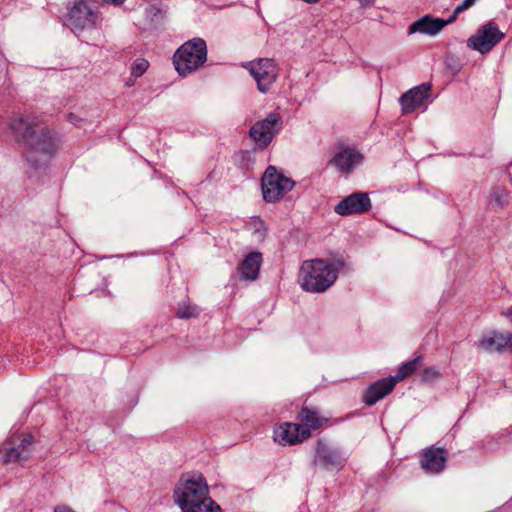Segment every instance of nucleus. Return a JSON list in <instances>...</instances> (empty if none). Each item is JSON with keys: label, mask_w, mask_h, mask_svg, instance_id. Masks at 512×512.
I'll return each instance as SVG.
<instances>
[{"label": "nucleus", "mask_w": 512, "mask_h": 512, "mask_svg": "<svg viewBox=\"0 0 512 512\" xmlns=\"http://www.w3.org/2000/svg\"><path fill=\"white\" fill-rule=\"evenodd\" d=\"M504 317L508 318L512 321V306L507 308L506 310L502 311L501 313Z\"/></svg>", "instance_id": "7c9ffc66"}, {"label": "nucleus", "mask_w": 512, "mask_h": 512, "mask_svg": "<svg viewBox=\"0 0 512 512\" xmlns=\"http://www.w3.org/2000/svg\"><path fill=\"white\" fill-rule=\"evenodd\" d=\"M475 347L486 353L512 352V333L490 330L479 337Z\"/></svg>", "instance_id": "9d476101"}, {"label": "nucleus", "mask_w": 512, "mask_h": 512, "mask_svg": "<svg viewBox=\"0 0 512 512\" xmlns=\"http://www.w3.org/2000/svg\"><path fill=\"white\" fill-rule=\"evenodd\" d=\"M311 432L298 423H283L274 429V441L283 446H292L310 438Z\"/></svg>", "instance_id": "f8f14e48"}, {"label": "nucleus", "mask_w": 512, "mask_h": 512, "mask_svg": "<svg viewBox=\"0 0 512 512\" xmlns=\"http://www.w3.org/2000/svg\"><path fill=\"white\" fill-rule=\"evenodd\" d=\"M262 263V256L258 252H252L248 254L242 261L239 272L240 276L244 280L253 281L257 279L259 269Z\"/></svg>", "instance_id": "aec40b11"}, {"label": "nucleus", "mask_w": 512, "mask_h": 512, "mask_svg": "<svg viewBox=\"0 0 512 512\" xmlns=\"http://www.w3.org/2000/svg\"><path fill=\"white\" fill-rule=\"evenodd\" d=\"M9 126L16 141L23 146L26 159L31 166H44L55 154L59 144L58 138L37 117L17 115L12 118Z\"/></svg>", "instance_id": "f257e3e1"}, {"label": "nucleus", "mask_w": 512, "mask_h": 512, "mask_svg": "<svg viewBox=\"0 0 512 512\" xmlns=\"http://www.w3.org/2000/svg\"><path fill=\"white\" fill-rule=\"evenodd\" d=\"M429 92L430 86L422 84L404 93L399 99L403 113H411L421 107L424 101L429 97Z\"/></svg>", "instance_id": "2eb2a0df"}, {"label": "nucleus", "mask_w": 512, "mask_h": 512, "mask_svg": "<svg viewBox=\"0 0 512 512\" xmlns=\"http://www.w3.org/2000/svg\"><path fill=\"white\" fill-rule=\"evenodd\" d=\"M421 357L418 356L406 363H403L399 369L397 370V373L395 376L391 377L392 380H395V383L404 380L405 378L412 375L420 366Z\"/></svg>", "instance_id": "412c9836"}, {"label": "nucleus", "mask_w": 512, "mask_h": 512, "mask_svg": "<svg viewBox=\"0 0 512 512\" xmlns=\"http://www.w3.org/2000/svg\"><path fill=\"white\" fill-rule=\"evenodd\" d=\"M458 15L459 14H455V10H454L453 14L447 20H444L445 26L452 24L457 19Z\"/></svg>", "instance_id": "c756f323"}, {"label": "nucleus", "mask_w": 512, "mask_h": 512, "mask_svg": "<svg viewBox=\"0 0 512 512\" xmlns=\"http://www.w3.org/2000/svg\"><path fill=\"white\" fill-rule=\"evenodd\" d=\"M447 461V452L443 448H428L421 458V467L430 473H438L445 467Z\"/></svg>", "instance_id": "a211bd4d"}, {"label": "nucleus", "mask_w": 512, "mask_h": 512, "mask_svg": "<svg viewBox=\"0 0 512 512\" xmlns=\"http://www.w3.org/2000/svg\"><path fill=\"white\" fill-rule=\"evenodd\" d=\"M346 461L343 452L332 446L326 440H319L316 445L315 465H320L324 469L331 470L342 466Z\"/></svg>", "instance_id": "ddd939ff"}, {"label": "nucleus", "mask_w": 512, "mask_h": 512, "mask_svg": "<svg viewBox=\"0 0 512 512\" xmlns=\"http://www.w3.org/2000/svg\"><path fill=\"white\" fill-rule=\"evenodd\" d=\"M356 1L359 3L360 7L363 9L372 6L375 2V0H356Z\"/></svg>", "instance_id": "c85d7f7f"}, {"label": "nucleus", "mask_w": 512, "mask_h": 512, "mask_svg": "<svg viewBox=\"0 0 512 512\" xmlns=\"http://www.w3.org/2000/svg\"><path fill=\"white\" fill-rule=\"evenodd\" d=\"M362 161V155L351 148H342L330 159L329 164L339 171L348 173Z\"/></svg>", "instance_id": "6ab92c4d"}, {"label": "nucleus", "mask_w": 512, "mask_h": 512, "mask_svg": "<svg viewBox=\"0 0 512 512\" xmlns=\"http://www.w3.org/2000/svg\"><path fill=\"white\" fill-rule=\"evenodd\" d=\"M504 36V33L498 29L494 22H488L467 40V45L471 49L485 54L498 44Z\"/></svg>", "instance_id": "1a4fd4ad"}, {"label": "nucleus", "mask_w": 512, "mask_h": 512, "mask_svg": "<svg viewBox=\"0 0 512 512\" xmlns=\"http://www.w3.org/2000/svg\"><path fill=\"white\" fill-rule=\"evenodd\" d=\"M199 313L200 309L196 305L189 302H181L178 305L176 314L181 319H189L198 316Z\"/></svg>", "instance_id": "5701e85b"}, {"label": "nucleus", "mask_w": 512, "mask_h": 512, "mask_svg": "<svg viewBox=\"0 0 512 512\" xmlns=\"http://www.w3.org/2000/svg\"><path fill=\"white\" fill-rule=\"evenodd\" d=\"M371 209V201L367 193L357 192L353 193L342 201H340L334 208L335 212L341 216L350 214H360L367 212Z\"/></svg>", "instance_id": "4468645a"}, {"label": "nucleus", "mask_w": 512, "mask_h": 512, "mask_svg": "<svg viewBox=\"0 0 512 512\" xmlns=\"http://www.w3.org/2000/svg\"><path fill=\"white\" fill-rule=\"evenodd\" d=\"M32 451V435H15L0 448V460L5 464L22 463L31 456Z\"/></svg>", "instance_id": "423d86ee"}, {"label": "nucleus", "mask_w": 512, "mask_h": 512, "mask_svg": "<svg viewBox=\"0 0 512 512\" xmlns=\"http://www.w3.org/2000/svg\"><path fill=\"white\" fill-rule=\"evenodd\" d=\"M444 27V19L427 14L410 24L408 34L420 33L432 37L436 36Z\"/></svg>", "instance_id": "dca6fc26"}, {"label": "nucleus", "mask_w": 512, "mask_h": 512, "mask_svg": "<svg viewBox=\"0 0 512 512\" xmlns=\"http://www.w3.org/2000/svg\"><path fill=\"white\" fill-rule=\"evenodd\" d=\"M299 418L304 428H308L309 431L311 429L319 428L322 424V419L317 415V413L308 408H303L301 410Z\"/></svg>", "instance_id": "4be33fe9"}, {"label": "nucleus", "mask_w": 512, "mask_h": 512, "mask_svg": "<svg viewBox=\"0 0 512 512\" xmlns=\"http://www.w3.org/2000/svg\"><path fill=\"white\" fill-rule=\"evenodd\" d=\"M477 0H464L462 3H460L456 8H455V14H460L462 13L463 11L469 9L470 7H472L475 2Z\"/></svg>", "instance_id": "a878e982"}, {"label": "nucleus", "mask_w": 512, "mask_h": 512, "mask_svg": "<svg viewBox=\"0 0 512 512\" xmlns=\"http://www.w3.org/2000/svg\"><path fill=\"white\" fill-rule=\"evenodd\" d=\"M174 501L182 512H221L209 496V487L200 474L183 475L174 490Z\"/></svg>", "instance_id": "f03ea898"}, {"label": "nucleus", "mask_w": 512, "mask_h": 512, "mask_svg": "<svg viewBox=\"0 0 512 512\" xmlns=\"http://www.w3.org/2000/svg\"><path fill=\"white\" fill-rule=\"evenodd\" d=\"M342 267L344 262L340 259L304 261L299 272V284L307 292H324L335 283Z\"/></svg>", "instance_id": "7ed1b4c3"}, {"label": "nucleus", "mask_w": 512, "mask_h": 512, "mask_svg": "<svg viewBox=\"0 0 512 512\" xmlns=\"http://www.w3.org/2000/svg\"><path fill=\"white\" fill-rule=\"evenodd\" d=\"M246 68L256 81L257 88L261 93H267L279 75L277 63L269 58L251 61Z\"/></svg>", "instance_id": "6e6552de"}, {"label": "nucleus", "mask_w": 512, "mask_h": 512, "mask_svg": "<svg viewBox=\"0 0 512 512\" xmlns=\"http://www.w3.org/2000/svg\"><path fill=\"white\" fill-rule=\"evenodd\" d=\"M293 186L294 182L280 174L274 166H269L262 177V192L267 202L278 201Z\"/></svg>", "instance_id": "0eeeda50"}, {"label": "nucleus", "mask_w": 512, "mask_h": 512, "mask_svg": "<svg viewBox=\"0 0 512 512\" xmlns=\"http://www.w3.org/2000/svg\"><path fill=\"white\" fill-rule=\"evenodd\" d=\"M395 385V380H392L391 377L380 379L367 388L362 400L366 405L372 406L391 393Z\"/></svg>", "instance_id": "f3484780"}, {"label": "nucleus", "mask_w": 512, "mask_h": 512, "mask_svg": "<svg viewBox=\"0 0 512 512\" xmlns=\"http://www.w3.org/2000/svg\"><path fill=\"white\" fill-rule=\"evenodd\" d=\"M65 25L76 35L96 29L101 12L95 0H73L66 6Z\"/></svg>", "instance_id": "20e7f679"}, {"label": "nucleus", "mask_w": 512, "mask_h": 512, "mask_svg": "<svg viewBox=\"0 0 512 512\" xmlns=\"http://www.w3.org/2000/svg\"><path fill=\"white\" fill-rule=\"evenodd\" d=\"M281 126V116L277 113H270L265 119L256 122L250 128L249 134L255 142L267 146L281 129Z\"/></svg>", "instance_id": "9b49d317"}, {"label": "nucleus", "mask_w": 512, "mask_h": 512, "mask_svg": "<svg viewBox=\"0 0 512 512\" xmlns=\"http://www.w3.org/2000/svg\"><path fill=\"white\" fill-rule=\"evenodd\" d=\"M207 60V46L202 38H193L182 44L174 53L173 63L181 76L202 67Z\"/></svg>", "instance_id": "39448f33"}, {"label": "nucleus", "mask_w": 512, "mask_h": 512, "mask_svg": "<svg viewBox=\"0 0 512 512\" xmlns=\"http://www.w3.org/2000/svg\"><path fill=\"white\" fill-rule=\"evenodd\" d=\"M506 192L505 191H501V192H495L493 194V200L501 207H503L506 203Z\"/></svg>", "instance_id": "bb28decb"}, {"label": "nucleus", "mask_w": 512, "mask_h": 512, "mask_svg": "<svg viewBox=\"0 0 512 512\" xmlns=\"http://www.w3.org/2000/svg\"><path fill=\"white\" fill-rule=\"evenodd\" d=\"M54 512H75L71 507L66 505L56 506Z\"/></svg>", "instance_id": "cd10ccee"}, {"label": "nucleus", "mask_w": 512, "mask_h": 512, "mask_svg": "<svg viewBox=\"0 0 512 512\" xmlns=\"http://www.w3.org/2000/svg\"><path fill=\"white\" fill-rule=\"evenodd\" d=\"M148 67L149 63L147 60L143 58H137L131 66V74L134 77H140L146 72Z\"/></svg>", "instance_id": "b1692460"}, {"label": "nucleus", "mask_w": 512, "mask_h": 512, "mask_svg": "<svg viewBox=\"0 0 512 512\" xmlns=\"http://www.w3.org/2000/svg\"><path fill=\"white\" fill-rule=\"evenodd\" d=\"M102 1L105 2V3H109V4L120 5L125 0H102Z\"/></svg>", "instance_id": "2f4dec72"}, {"label": "nucleus", "mask_w": 512, "mask_h": 512, "mask_svg": "<svg viewBox=\"0 0 512 512\" xmlns=\"http://www.w3.org/2000/svg\"><path fill=\"white\" fill-rule=\"evenodd\" d=\"M440 377L439 371L434 367L425 368L421 373V381L431 383Z\"/></svg>", "instance_id": "393cba45"}]
</instances>
